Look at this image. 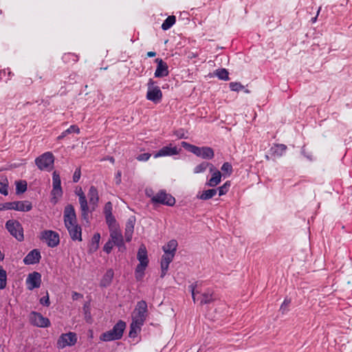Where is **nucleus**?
Wrapping results in <instances>:
<instances>
[{"mask_svg": "<svg viewBox=\"0 0 352 352\" xmlns=\"http://www.w3.org/2000/svg\"><path fill=\"white\" fill-rule=\"evenodd\" d=\"M76 195L78 197L82 220H88L89 214L97 208L98 206L99 198H88V202L86 195L81 188H80V190L76 192Z\"/></svg>", "mask_w": 352, "mask_h": 352, "instance_id": "nucleus-1", "label": "nucleus"}, {"mask_svg": "<svg viewBox=\"0 0 352 352\" xmlns=\"http://www.w3.org/2000/svg\"><path fill=\"white\" fill-rule=\"evenodd\" d=\"M145 194L155 206L162 204L172 206L175 204V199L170 194L167 193L165 190H160L154 194L151 188H146Z\"/></svg>", "mask_w": 352, "mask_h": 352, "instance_id": "nucleus-2", "label": "nucleus"}, {"mask_svg": "<svg viewBox=\"0 0 352 352\" xmlns=\"http://www.w3.org/2000/svg\"><path fill=\"white\" fill-rule=\"evenodd\" d=\"M137 258L140 263L135 269V277L137 280H140L143 278L149 263L147 250L144 244H142L138 249Z\"/></svg>", "mask_w": 352, "mask_h": 352, "instance_id": "nucleus-3", "label": "nucleus"}, {"mask_svg": "<svg viewBox=\"0 0 352 352\" xmlns=\"http://www.w3.org/2000/svg\"><path fill=\"white\" fill-rule=\"evenodd\" d=\"M125 329L126 322L120 320L113 325L112 329L102 333L100 336V340L103 342L120 340L122 338Z\"/></svg>", "mask_w": 352, "mask_h": 352, "instance_id": "nucleus-4", "label": "nucleus"}, {"mask_svg": "<svg viewBox=\"0 0 352 352\" xmlns=\"http://www.w3.org/2000/svg\"><path fill=\"white\" fill-rule=\"evenodd\" d=\"M181 145L189 152L204 160H212L214 156V150L209 146L199 147L187 142H182Z\"/></svg>", "mask_w": 352, "mask_h": 352, "instance_id": "nucleus-5", "label": "nucleus"}, {"mask_svg": "<svg viewBox=\"0 0 352 352\" xmlns=\"http://www.w3.org/2000/svg\"><path fill=\"white\" fill-rule=\"evenodd\" d=\"M197 287V282L192 283L189 286V290L191 292L192 298L193 301L195 302L197 300L200 301V305H208L212 302L215 298L213 296V294L211 291L208 290L207 292H204L201 294L200 296L197 297V294L199 293L198 291L196 290Z\"/></svg>", "mask_w": 352, "mask_h": 352, "instance_id": "nucleus-6", "label": "nucleus"}, {"mask_svg": "<svg viewBox=\"0 0 352 352\" xmlns=\"http://www.w3.org/2000/svg\"><path fill=\"white\" fill-rule=\"evenodd\" d=\"M155 82L150 78L147 83V92L146 98L155 104L159 103L162 98V92Z\"/></svg>", "mask_w": 352, "mask_h": 352, "instance_id": "nucleus-7", "label": "nucleus"}, {"mask_svg": "<svg viewBox=\"0 0 352 352\" xmlns=\"http://www.w3.org/2000/svg\"><path fill=\"white\" fill-rule=\"evenodd\" d=\"M54 157L51 152H45L35 160V164L41 170L50 171L54 167Z\"/></svg>", "mask_w": 352, "mask_h": 352, "instance_id": "nucleus-8", "label": "nucleus"}, {"mask_svg": "<svg viewBox=\"0 0 352 352\" xmlns=\"http://www.w3.org/2000/svg\"><path fill=\"white\" fill-rule=\"evenodd\" d=\"M148 316V305L145 300H142L136 304L132 316V320L144 324Z\"/></svg>", "mask_w": 352, "mask_h": 352, "instance_id": "nucleus-9", "label": "nucleus"}, {"mask_svg": "<svg viewBox=\"0 0 352 352\" xmlns=\"http://www.w3.org/2000/svg\"><path fill=\"white\" fill-rule=\"evenodd\" d=\"M6 228L17 241H23V228L19 221H6Z\"/></svg>", "mask_w": 352, "mask_h": 352, "instance_id": "nucleus-10", "label": "nucleus"}, {"mask_svg": "<svg viewBox=\"0 0 352 352\" xmlns=\"http://www.w3.org/2000/svg\"><path fill=\"white\" fill-rule=\"evenodd\" d=\"M40 239L50 248H55L60 243L58 233L53 230H44L41 232Z\"/></svg>", "mask_w": 352, "mask_h": 352, "instance_id": "nucleus-11", "label": "nucleus"}, {"mask_svg": "<svg viewBox=\"0 0 352 352\" xmlns=\"http://www.w3.org/2000/svg\"><path fill=\"white\" fill-rule=\"evenodd\" d=\"M29 320L31 324L37 327L45 328L51 325L50 320L47 318L34 311L30 314Z\"/></svg>", "mask_w": 352, "mask_h": 352, "instance_id": "nucleus-12", "label": "nucleus"}, {"mask_svg": "<svg viewBox=\"0 0 352 352\" xmlns=\"http://www.w3.org/2000/svg\"><path fill=\"white\" fill-rule=\"evenodd\" d=\"M69 236L73 241H82V228L78 221H64Z\"/></svg>", "mask_w": 352, "mask_h": 352, "instance_id": "nucleus-13", "label": "nucleus"}, {"mask_svg": "<svg viewBox=\"0 0 352 352\" xmlns=\"http://www.w3.org/2000/svg\"><path fill=\"white\" fill-rule=\"evenodd\" d=\"M77 342L76 333L69 332L63 333L57 341V346L59 349H63L67 346H74Z\"/></svg>", "mask_w": 352, "mask_h": 352, "instance_id": "nucleus-14", "label": "nucleus"}, {"mask_svg": "<svg viewBox=\"0 0 352 352\" xmlns=\"http://www.w3.org/2000/svg\"><path fill=\"white\" fill-rule=\"evenodd\" d=\"M41 274L38 272L30 273L26 278L25 284L28 289L32 291L39 288L41 285Z\"/></svg>", "mask_w": 352, "mask_h": 352, "instance_id": "nucleus-15", "label": "nucleus"}, {"mask_svg": "<svg viewBox=\"0 0 352 352\" xmlns=\"http://www.w3.org/2000/svg\"><path fill=\"white\" fill-rule=\"evenodd\" d=\"M181 151V148H177L175 146H173L172 144H169L167 146H163L159 151H157L153 155L154 158H158L166 156H173L178 155Z\"/></svg>", "mask_w": 352, "mask_h": 352, "instance_id": "nucleus-16", "label": "nucleus"}, {"mask_svg": "<svg viewBox=\"0 0 352 352\" xmlns=\"http://www.w3.org/2000/svg\"><path fill=\"white\" fill-rule=\"evenodd\" d=\"M110 240L112 241L114 245L118 248L119 250L126 249L121 230L118 229L111 230Z\"/></svg>", "mask_w": 352, "mask_h": 352, "instance_id": "nucleus-17", "label": "nucleus"}, {"mask_svg": "<svg viewBox=\"0 0 352 352\" xmlns=\"http://www.w3.org/2000/svg\"><path fill=\"white\" fill-rule=\"evenodd\" d=\"M155 62L157 63V67L154 73L155 78H164L169 74L168 66L162 58H156Z\"/></svg>", "mask_w": 352, "mask_h": 352, "instance_id": "nucleus-18", "label": "nucleus"}, {"mask_svg": "<svg viewBox=\"0 0 352 352\" xmlns=\"http://www.w3.org/2000/svg\"><path fill=\"white\" fill-rule=\"evenodd\" d=\"M9 205L10 210H14L21 212L30 211L32 208V203L29 201H17L9 202Z\"/></svg>", "mask_w": 352, "mask_h": 352, "instance_id": "nucleus-19", "label": "nucleus"}, {"mask_svg": "<svg viewBox=\"0 0 352 352\" xmlns=\"http://www.w3.org/2000/svg\"><path fill=\"white\" fill-rule=\"evenodd\" d=\"M41 258V252L38 249L31 250L23 258L25 265H34L40 262Z\"/></svg>", "mask_w": 352, "mask_h": 352, "instance_id": "nucleus-20", "label": "nucleus"}, {"mask_svg": "<svg viewBox=\"0 0 352 352\" xmlns=\"http://www.w3.org/2000/svg\"><path fill=\"white\" fill-rule=\"evenodd\" d=\"M175 254L164 253L161 258V274L160 277L164 278L168 270L170 263L173 261Z\"/></svg>", "mask_w": 352, "mask_h": 352, "instance_id": "nucleus-21", "label": "nucleus"}, {"mask_svg": "<svg viewBox=\"0 0 352 352\" xmlns=\"http://www.w3.org/2000/svg\"><path fill=\"white\" fill-rule=\"evenodd\" d=\"M210 173H212V177L206 183V185L210 187H214L221 182V173L219 170L216 169L215 168L213 170V171Z\"/></svg>", "mask_w": 352, "mask_h": 352, "instance_id": "nucleus-22", "label": "nucleus"}, {"mask_svg": "<svg viewBox=\"0 0 352 352\" xmlns=\"http://www.w3.org/2000/svg\"><path fill=\"white\" fill-rule=\"evenodd\" d=\"M113 276V270L112 269L107 270L100 280V286L102 287L109 286L112 282Z\"/></svg>", "mask_w": 352, "mask_h": 352, "instance_id": "nucleus-23", "label": "nucleus"}, {"mask_svg": "<svg viewBox=\"0 0 352 352\" xmlns=\"http://www.w3.org/2000/svg\"><path fill=\"white\" fill-rule=\"evenodd\" d=\"M64 220H76V214L74 207L72 204H67L63 212Z\"/></svg>", "mask_w": 352, "mask_h": 352, "instance_id": "nucleus-24", "label": "nucleus"}, {"mask_svg": "<svg viewBox=\"0 0 352 352\" xmlns=\"http://www.w3.org/2000/svg\"><path fill=\"white\" fill-rule=\"evenodd\" d=\"M178 243L175 239L170 240L162 247L164 253L173 254L175 255Z\"/></svg>", "mask_w": 352, "mask_h": 352, "instance_id": "nucleus-25", "label": "nucleus"}, {"mask_svg": "<svg viewBox=\"0 0 352 352\" xmlns=\"http://www.w3.org/2000/svg\"><path fill=\"white\" fill-rule=\"evenodd\" d=\"M144 324H140L138 322H135L132 320L130 324V330L129 333V336L131 338H134L137 337L138 333L141 331L142 327Z\"/></svg>", "mask_w": 352, "mask_h": 352, "instance_id": "nucleus-26", "label": "nucleus"}, {"mask_svg": "<svg viewBox=\"0 0 352 352\" xmlns=\"http://www.w3.org/2000/svg\"><path fill=\"white\" fill-rule=\"evenodd\" d=\"M208 167L210 168V172H212L214 169L213 164L207 162H202L195 167L193 172L195 174L201 173L205 172Z\"/></svg>", "mask_w": 352, "mask_h": 352, "instance_id": "nucleus-27", "label": "nucleus"}, {"mask_svg": "<svg viewBox=\"0 0 352 352\" xmlns=\"http://www.w3.org/2000/svg\"><path fill=\"white\" fill-rule=\"evenodd\" d=\"M217 193V190L212 188L199 192L197 197L201 200H208L212 198Z\"/></svg>", "mask_w": 352, "mask_h": 352, "instance_id": "nucleus-28", "label": "nucleus"}, {"mask_svg": "<svg viewBox=\"0 0 352 352\" xmlns=\"http://www.w3.org/2000/svg\"><path fill=\"white\" fill-rule=\"evenodd\" d=\"M75 133L76 134H78L80 133V129L78 126L73 124L71 125L67 129L65 130L61 133L60 135L57 137L58 140H63L65 137H66L67 135Z\"/></svg>", "mask_w": 352, "mask_h": 352, "instance_id": "nucleus-29", "label": "nucleus"}, {"mask_svg": "<svg viewBox=\"0 0 352 352\" xmlns=\"http://www.w3.org/2000/svg\"><path fill=\"white\" fill-rule=\"evenodd\" d=\"M287 146L283 144H276L274 146L272 147L271 151L272 155L276 157L282 156L286 151Z\"/></svg>", "mask_w": 352, "mask_h": 352, "instance_id": "nucleus-30", "label": "nucleus"}, {"mask_svg": "<svg viewBox=\"0 0 352 352\" xmlns=\"http://www.w3.org/2000/svg\"><path fill=\"white\" fill-rule=\"evenodd\" d=\"M51 202L54 204H56L58 201V199L63 195L62 187L53 188L51 192Z\"/></svg>", "mask_w": 352, "mask_h": 352, "instance_id": "nucleus-31", "label": "nucleus"}, {"mask_svg": "<svg viewBox=\"0 0 352 352\" xmlns=\"http://www.w3.org/2000/svg\"><path fill=\"white\" fill-rule=\"evenodd\" d=\"M113 206L111 202L108 201L104 206V214L105 215V220H116L112 214Z\"/></svg>", "mask_w": 352, "mask_h": 352, "instance_id": "nucleus-32", "label": "nucleus"}, {"mask_svg": "<svg viewBox=\"0 0 352 352\" xmlns=\"http://www.w3.org/2000/svg\"><path fill=\"white\" fill-rule=\"evenodd\" d=\"M85 319L87 322L91 323L92 322V317L91 314L90 302H85L82 307Z\"/></svg>", "mask_w": 352, "mask_h": 352, "instance_id": "nucleus-33", "label": "nucleus"}, {"mask_svg": "<svg viewBox=\"0 0 352 352\" xmlns=\"http://www.w3.org/2000/svg\"><path fill=\"white\" fill-rule=\"evenodd\" d=\"M176 22V17L173 15L168 16L162 24V29L163 30H169Z\"/></svg>", "mask_w": 352, "mask_h": 352, "instance_id": "nucleus-34", "label": "nucleus"}, {"mask_svg": "<svg viewBox=\"0 0 352 352\" xmlns=\"http://www.w3.org/2000/svg\"><path fill=\"white\" fill-rule=\"evenodd\" d=\"M214 75L217 76L219 80H228L229 73L226 69L221 68L217 69L214 71Z\"/></svg>", "mask_w": 352, "mask_h": 352, "instance_id": "nucleus-35", "label": "nucleus"}, {"mask_svg": "<svg viewBox=\"0 0 352 352\" xmlns=\"http://www.w3.org/2000/svg\"><path fill=\"white\" fill-rule=\"evenodd\" d=\"M62 59L66 63H75L78 60V56L74 53H66L63 54Z\"/></svg>", "mask_w": 352, "mask_h": 352, "instance_id": "nucleus-36", "label": "nucleus"}, {"mask_svg": "<svg viewBox=\"0 0 352 352\" xmlns=\"http://www.w3.org/2000/svg\"><path fill=\"white\" fill-rule=\"evenodd\" d=\"M27 182L25 180L16 182V193L20 195L25 192L27 190Z\"/></svg>", "mask_w": 352, "mask_h": 352, "instance_id": "nucleus-37", "label": "nucleus"}, {"mask_svg": "<svg viewBox=\"0 0 352 352\" xmlns=\"http://www.w3.org/2000/svg\"><path fill=\"white\" fill-rule=\"evenodd\" d=\"M7 285L6 271L0 265V289H4Z\"/></svg>", "mask_w": 352, "mask_h": 352, "instance_id": "nucleus-38", "label": "nucleus"}, {"mask_svg": "<svg viewBox=\"0 0 352 352\" xmlns=\"http://www.w3.org/2000/svg\"><path fill=\"white\" fill-rule=\"evenodd\" d=\"M231 186L230 181L226 182L222 186H219L217 190L219 196L226 195Z\"/></svg>", "mask_w": 352, "mask_h": 352, "instance_id": "nucleus-39", "label": "nucleus"}, {"mask_svg": "<svg viewBox=\"0 0 352 352\" xmlns=\"http://www.w3.org/2000/svg\"><path fill=\"white\" fill-rule=\"evenodd\" d=\"M52 186L53 188L61 187L60 177L56 171H54L52 173Z\"/></svg>", "mask_w": 352, "mask_h": 352, "instance_id": "nucleus-40", "label": "nucleus"}, {"mask_svg": "<svg viewBox=\"0 0 352 352\" xmlns=\"http://www.w3.org/2000/svg\"><path fill=\"white\" fill-rule=\"evenodd\" d=\"M8 181L6 178L3 181L0 182V192L1 194L6 196L8 195Z\"/></svg>", "mask_w": 352, "mask_h": 352, "instance_id": "nucleus-41", "label": "nucleus"}, {"mask_svg": "<svg viewBox=\"0 0 352 352\" xmlns=\"http://www.w3.org/2000/svg\"><path fill=\"white\" fill-rule=\"evenodd\" d=\"M100 240V234L99 233H95L91 238V247L96 250L99 247V243Z\"/></svg>", "mask_w": 352, "mask_h": 352, "instance_id": "nucleus-42", "label": "nucleus"}, {"mask_svg": "<svg viewBox=\"0 0 352 352\" xmlns=\"http://www.w3.org/2000/svg\"><path fill=\"white\" fill-rule=\"evenodd\" d=\"M291 303V299L288 298L287 297L285 298L283 302V303L280 305V311L282 312V314H285L289 311V306Z\"/></svg>", "mask_w": 352, "mask_h": 352, "instance_id": "nucleus-43", "label": "nucleus"}, {"mask_svg": "<svg viewBox=\"0 0 352 352\" xmlns=\"http://www.w3.org/2000/svg\"><path fill=\"white\" fill-rule=\"evenodd\" d=\"M230 89L233 91H240L243 89H244V86L238 82H232L229 85Z\"/></svg>", "mask_w": 352, "mask_h": 352, "instance_id": "nucleus-44", "label": "nucleus"}, {"mask_svg": "<svg viewBox=\"0 0 352 352\" xmlns=\"http://www.w3.org/2000/svg\"><path fill=\"white\" fill-rule=\"evenodd\" d=\"M221 170L228 176L232 173V166L229 162H224L221 166Z\"/></svg>", "mask_w": 352, "mask_h": 352, "instance_id": "nucleus-45", "label": "nucleus"}, {"mask_svg": "<svg viewBox=\"0 0 352 352\" xmlns=\"http://www.w3.org/2000/svg\"><path fill=\"white\" fill-rule=\"evenodd\" d=\"M87 197L88 198H99L98 191L95 186H91L89 188Z\"/></svg>", "mask_w": 352, "mask_h": 352, "instance_id": "nucleus-46", "label": "nucleus"}, {"mask_svg": "<svg viewBox=\"0 0 352 352\" xmlns=\"http://www.w3.org/2000/svg\"><path fill=\"white\" fill-rule=\"evenodd\" d=\"M113 245H115L114 243L109 239V241H107L105 243V244L104 245V246H103V251L104 252H106L107 254H110L111 250H112V249H113Z\"/></svg>", "mask_w": 352, "mask_h": 352, "instance_id": "nucleus-47", "label": "nucleus"}, {"mask_svg": "<svg viewBox=\"0 0 352 352\" xmlns=\"http://www.w3.org/2000/svg\"><path fill=\"white\" fill-rule=\"evenodd\" d=\"M39 302L41 305L45 306V307H49L50 305V300L49 294H48L47 291L46 292L45 296H44L40 298Z\"/></svg>", "mask_w": 352, "mask_h": 352, "instance_id": "nucleus-48", "label": "nucleus"}, {"mask_svg": "<svg viewBox=\"0 0 352 352\" xmlns=\"http://www.w3.org/2000/svg\"><path fill=\"white\" fill-rule=\"evenodd\" d=\"M151 156V155L150 153H144L138 155L136 157V160L140 162H146L150 159Z\"/></svg>", "mask_w": 352, "mask_h": 352, "instance_id": "nucleus-49", "label": "nucleus"}, {"mask_svg": "<svg viewBox=\"0 0 352 352\" xmlns=\"http://www.w3.org/2000/svg\"><path fill=\"white\" fill-rule=\"evenodd\" d=\"M80 168H76L73 175V182L77 183L80 178Z\"/></svg>", "mask_w": 352, "mask_h": 352, "instance_id": "nucleus-50", "label": "nucleus"}, {"mask_svg": "<svg viewBox=\"0 0 352 352\" xmlns=\"http://www.w3.org/2000/svg\"><path fill=\"white\" fill-rule=\"evenodd\" d=\"M121 177H122V172L121 170H118L115 175V182L117 185L121 184Z\"/></svg>", "mask_w": 352, "mask_h": 352, "instance_id": "nucleus-51", "label": "nucleus"}, {"mask_svg": "<svg viewBox=\"0 0 352 352\" xmlns=\"http://www.w3.org/2000/svg\"><path fill=\"white\" fill-rule=\"evenodd\" d=\"M82 297L83 295L77 292H72V298L73 300H77L80 298H82Z\"/></svg>", "mask_w": 352, "mask_h": 352, "instance_id": "nucleus-52", "label": "nucleus"}, {"mask_svg": "<svg viewBox=\"0 0 352 352\" xmlns=\"http://www.w3.org/2000/svg\"><path fill=\"white\" fill-rule=\"evenodd\" d=\"M9 202L0 204V211L10 210Z\"/></svg>", "mask_w": 352, "mask_h": 352, "instance_id": "nucleus-53", "label": "nucleus"}, {"mask_svg": "<svg viewBox=\"0 0 352 352\" xmlns=\"http://www.w3.org/2000/svg\"><path fill=\"white\" fill-rule=\"evenodd\" d=\"M6 69V74H8V77L4 79L5 82H7L8 80H10L11 78L14 76V74L11 72L10 69L9 68Z\"/></svg>", "mask_w": 352, "mask_h": 352, "instance_id": "nucleus-54", "label": "nucleus"}, {"mask_svg": "<svg viewBox=\"0 0 352 352\" xmlns=\"http://www.w3.org/2000/svg\"><path fill=\"white\" fill-rule=\"evenodd\" d=\"M6 69H3L2 71H0V80H4L6 78Z\"/></svg>", "mask_w": 352, "mask_h": 352, "instance_id": "nucleus-55", "label": "nucleus"}, {"mask_svg": "<svg viewBox=\"0 0 352 352\" xmlns=\"http://www.w3.org/2000/svg\"><path fill=\"white\" fill-rule=\"evenodd\" d=\"M155 55H156V53L155 52H147V56L148 57H151H151H154V56H155Z\"/></svg>", "mask_w": 352, "mask_h": 352, "instance_id": "nucleus-56", "label": "nucleus"}, {"mask_svg": "<svg viewBox=\"0 0 352 352\" xmlns=\"http://www.w3.org/2000/svg\"><path fill=\"white\" fill-rule=\"evenodd\" d=\"M107 160L113 164L115 162V159L113 157H108Z\"/></svg>", "mask_w": 352, "mask_h": 352, "instance_id": "nucleus-57", "label": "nucleus"}, {"mask_svg": "<svg viewBox=\"0 0 352 352\" xmlns=\"http://www.w3.org/2000/svg\"><path fill=\"white\" fill-rule=\"evenodd\" d=\"M107 222L109 223V226L111 227L112 226V223H115L116 221H107Z\"/></svg>", "mask_w": 352, "mask_h": 352, "instance_id": "nucleus-58", "label": "nucleus"}, {"mask_svg": "<svg viewBox=\"0 0 352 352\" xmlns=\"http://www.w3.org/2000/svg\"><path fill=\"white\" fill-rule=\"evenodd\" d=\"M316 19H317V16H315L314 18H312V19H311L312 22H313V23L316 22Z\"/></svg>", "mask_w": 352, "mask_h": 352, "instance_id": "nucleus-59", "label": "nucleus"}, {"mask_svg": "<svg viewBox=\"0 0 352 352\" xmlns=\"http://www.w3.org/2000/svg\"><path fill=\"white\" fill-rule=\"evenodd\" d=\"M126 241H131V237L130 236H126Z\"/></svg>", "mask_w": 352, "mask_h": 352, "instance_id": "nucleus-60", "label": "nucleus"}, {"mask_svg": "<svg viewBox=\"0 0 352 352\" xmlns=\"http://www.w3.org/2000/svg\"><path fill=\"white\" fill-rule=\"evenodd\" d=\"M133 221H129V223L131 224V226L133 228L134 225L132 223Z\"/></svg>", "mask_w": 352, "mask_h": 352, "instance_id": "nucleus-61", "label": "nucleus"}, {"mask_svg": "<svg viewBox=\"0 0 352 352\" xmlns=\"http://www.w3.org/2000/svg\"><path fill=\"white\" fill-rule=\"evenodd\" d=\"M177 136H179V138H184V135H177Z\"/></svg>", "mask_w": 352, "mask_h": 352, "instance_id": "nucleus-62", "label": "nucleus"}, {"mask_svg": "<svg viewBox=\"0 0 352 352\" xmlns=\"http://www.w3.org/2000/svg\"><path fill=\"white\" fill-rule=\"evenodd\" d=\"M308 159L311 160V158L309 157V155L306 156Z\"/></svg>", "mask_w": 352, "mask_h": 352, "instance_id": "nucleus-63", "label": "nucleus"}, {"mask_svg": "<svg viewBox=\"0 0 352 352\" xmlns=\"http://www.w3.org/2000/svg\"><path fill=\"white\" fill-rule=\"evenodd\" d=\"M319 12H320V9L318 10L317 15L319 14Z\"/></svg>", "mask_w": 352, "mask_h": 352, "instance_id": "nucleus-64", "label": "nucleus"}]
</instances>
